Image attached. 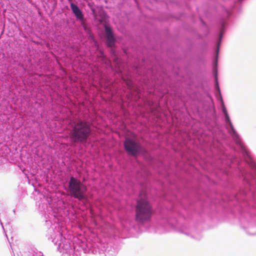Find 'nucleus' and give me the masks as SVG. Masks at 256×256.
Returning <instances> with one entry per match:
<instances>
[{
    "label": "nucleus",
    "mask_w": 256,
    "mask_h": 256,
    "mask_svg": "<svg viewBox=\"0 0 256 256\" xmlns=\"http://www.w3.org/2000/svg\"><path fill=\"white\" fill-rule=\"evenodd\" d=\"M224 113L225 114V116H226V119L227 120H228V121H230V118H229V117H228V113H227V112H226V109L224 110Z\"/></svg>",
    "instance_id": "8"
},
{
    "label": "nucleus",
    "mask_w": 256,
    "mask_h": 256,
    "mask_svg": "<svg viewBox=\"0 0 256 256\" xmlns=\"http://www.w3.org/2000/svg\"><path fill=\"white\" fill-rule=\"evenodd\" d=\"M152 214V205L146 198H141L137 201L136 207V220L144 222L150 220Z\"/></svg>",
    "instance_id": "2"
},
{
    "label": "nucleus",
    "mask_w": 256,
    "mask_h": 256,
    "mask_svg": "<svg viewBox=\"0 0 256 256\" xmlns=\"http://www.w3.org/2000/svg\"><path fill=\"white\" fill-rule=\"evenodd\" d=\"M124 148L128 154L136 156L141 150L140 146L134 140L130 138H126L124 142Z\"/></svg>",
    "instance_id": "4"
},
{
    "label": "nucleus",
    "mask_w": 256,
    "mask_h": 256,
    "mask_svg": "<svg viewBox=\"0 0 256 256\" xmlns=\"http://www.w3.org/2000/svg\"><path fill=\"white\" fill-rule=\"evenodd\" d=\"M70 6L72 12L74 14L76 18L79 20L80 21L84 20V18L83 14L79 8L72 2L70 3Z\"/></svg>",
    "instance_id": "6"
},
{
    "label": "nucleus",
    "mask_w": 256,
    "mask_h": 256,
    "mask_svg": "<svg viewBox=\"0 0 256 256\" xmlns=\"http://www.w3.org/2000/svg\"><path fill=\"white\" fill-rule=\"evenodd\" d=\"M69 189L70 195L79 200L84 198V194L87 190L86 186L74 177L70 178Z\"/></svg>",
    "instance_id": "3"
},
{
    "label": "nucleus",
    "mask_w": 256,
    "mask_h": 256,
    "mask_svg": "<svg viewBox=\"0 0 256 256\" xmlns=\"http://www.w3.org/2000/svg\"><path fill=\"white\" fill-rule=\"evenodd\" d=\"M218 90H220V88H218Z\"/></svg>",
    "instance_id": "10"
},
{
    "label": "nucleus",
    "mask_w": 256,
    "mask_h": 256,
    "mask_svg": "<svg viewBox=\"0 0 256 256\" xmlns=\"http://www.w3.org/2000/svg\"><path fill=\"white\" fill-rule=\"evenodd\" d=\"M81 22V24L82 26L84 29L87 32H89L90 31V30L89 28H88L85 22H84V20H80Z\"/></svg>",
    "instance_id": "7"
},
{
    "label": "nucleus",
    "mask_w": 256,
    "mask_h": 256,
    "mask_svg": "<svg viewBox=\"0 0 256 256\" xmlns=\"http://www.w3.org/2000/svg\"><path fill=\"white\" fill-rule=\"evenodd\" d=\"M71 125L72 128L70 132L71 142L74 143L86 142L90 134V126L82 120L74 122Z\"/></svg>",
    "instance_id": "1"
},
{
    "label": "nucleus",
    "mask_w": 256,
    "mask_h": 256,
    "mask_svg": "<svg viewBox=\"0 0 256 256\" xmlns=\"http://www.w3.org/2000/svg\"><path fill=\"white\" fill-rule=\"evenodd\" d=\"M105 32L107 40V44L109 47H112L114 42V38L112 34V30L110 27L106 26Z\"/></svg>",
    "instance_id": "5"
},
{
    "label": "nucleus",
    "mask_w": 256,
    "mask_h": 256,
    "mask_svg": "<svg viewBox=\"0 0 256 256\" xmlns=\"http://www.w3.org/2000/svg\"><path fill=\"white\" fill-rule=\"evenodd\" d=\"M130 82H127V84L128 86H130Z\"/></svg>",
    "instance_id": "9"
}]
</instances>
